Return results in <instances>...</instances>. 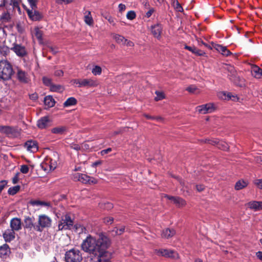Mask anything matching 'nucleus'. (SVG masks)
Masks as SVG:
<instances>
[{
	"instance_id": "nucleus-64",
	"label": "nucleus",
	"mask_w": 262,
	"mask_h": 262,
	"mask_svg": "<svg viewBox=\"0 0 262 262\" xmlns=\"http://www.w3.org/2000/svg\"><path fill=\"white\" fill-rule=\"evenodd\" d=\"M255 160L257 163L262 165V156L256 157Z\"/></svg>"
},
{
	"instance_id": "nucleus-22",
	"label": "nucleus",
	"mask_w": 262,
	"mask_h": 262,
	"mask_svg": "<svg viewBox=\"0 0 262 262\" xmlns=\"http://www.w3.org/2000/svg\"><path fill=\"white\" fill-rule=\"evenodd\" d=\"M10 253V248L7 244L0 246V257L3 258H6Z\"/></svg>"
},
{
	"instance_id": "nucleus-23",
	"label": "nucleus",
	"mask_w": 262,
	"mask_h": 262,
	"mask_svg": "<svg viewBox=\"0 0 262 262\" xmlns=\"http://www.w3.org/2000/svg\"><path fill=\"white\" fill-rule=\"evenodd\" d=\"M251 74L252 75L257 79H260L262 78V69L258 66L253 64L251 66Z\"/></svg>"
},
{
	"instance_id": "nucleus-63",
	"label": "nucleus",
	"mask_w": 262,
	"mask_h": 262,
	"mask_svg": "<svg viewBox=\"0 0 262 262\" xmlns=\"http://www.w3.org/2000/svg\"><path fill=\"white\" fill-rule=\"evenodd\" d=\"M11 3H12L13 7L16 8L19 10H20V7L19 6L18 3L15 0H11Z\"/></svg>"
},
{
	"instance_id": "nucleus-13",
	"label": "nucleus",
	"mask_w": 262,
	"mask_h": 262,
	"mask_svg": "<svg viewBox=\"0 0 262 262\" xmlns=\"http://www.w3.org/2000/svg\"><path fill=\"white\" fill-rule=\"evenodd\" d=\"M197 109L200 113L205 114L212 112L214 110V107L213 104L207 103L198 106Z\"/></svg>"
},
{
	"instance_id": "nucleus-54",
	"label": "nucleus",
	"mask_w": 262,
	"mask_h": 262,
	"mask_svg": "<svg viewBox=\"0 0 262 262\" xmlns=\"http://www.w3.org/2000/svg\"><path fill=\"white\" fill-rule=\"evenodd\" d=\"M114 221V218L112 217H106L103 219V222L107 224H112Z\"/></svg>"
},
{
	"instance_id": "nucleus-27",
	"label": "nucleus",
	"mask_w": 262,
	"mask_h": 262,
	"mask_svg": "<svg viewBox=\"0 0 262 262\" xmlns=\"http://www.w3.org/2000/svg\"><path fill=\"white\" fill-rule=\"evenodd\" d=\"M0 133L9 136L13 135L14 133V129L10 126L0 125Z\"/></svg>"
},
{
	"instance_id": "nucleus-31",
	"label": "nucleus",
	"mask_w": 262,
	"mask_h": 262,
	"mask_svg": "<svg viewBox=\"0 0 262 262\" xmlns=\"http://www.w3.org/2000/svg\"><path fill=\"white\" fill-rule=\"evenodd\" d=\"M186 90L192 94H198L201 92L200 89L194 84L190 85Z\"/></svg>"
},
{
	"instance_id": "nucleus-39",
	"label": "nucleus",
	"mask_w": 262,
	"mask_h": 262,
	"mask_svg": "<svg viewBox=\"0 0 262 262\" xmlns=\"http://www.w3.org/2000/svg\"><path fill=\"white\" fill-rule=\"evenodd\" d=\"M20 186L16 185L13 187H10L8 190V193L10 195H13L17 193L20 190Z\"/></svg>"
},
{
	"instance_id": "nucleus-38",
	"label": "nucleus",
	"mask_w": 262,
	"mask_h": 262,
	"mask_svg": "<svg viewBox=\"0 0 262 262\" xmlns=\"http://www.w3.org/2000/svg\"><path fill=\"white\" fill-rule=\"evenodd\" d=\"M10 53V49L5 45L0 46V54L6 57Z\"/></svg>"
},
{
	"instance_id": "nucleus-3",
	"label": "nucleus",
	"mask_w": 262,
	"mask_h": 262,
	"mask_svg": "<svg viewBox=\"0 0 262 262\" xmlns=\"http://www.w3.org/2000/svg\"><path fill=\"white\" fill-rule=\"evenodd\" d=\"M52 220L51 217L45 214L38 215L37 223L34 227V231L41 232L44 229H48L52 226Z\"/></svg>"
},
{
	"instance_id": "nucleus-12",
	"label": "nucleus",
	"mask_w": 262,
	"mask_h": 262,
	"mask_svg": "<svg viewBox=\"0 0 262 262\" xmlns=\"http://www.w3.org/2000/svg\"><path fill=\"white\" fill-rule=\"evenodd\" d=\"M165 198L172 201L178 207H182L186 205L185 200L179 196H173L166 194Z\"/></svg>"
},
{
	"instance_id": "nucleus-16",
	"label": "nucleus",
	"mask_w": 262,
	"mask_h": 262,
	"mask_svg": "<svg viewBox=\"0 0 262 262\" xmlns=\"http://www.w3.org/2000/svg\"><path fill=\"white\" fill-rule=\"evenodd\" d=\"M24 147L29 151L35 152L38 150V143L34 140H28L24 145Z\"/></svg>"
},
{
	"instance_id": "nucleus-35",
	"label": "nucleus",
	"mask_w": 262,
	"mask_h": 262,
	"mask_svg": "<svg viewBox=\"0 0 262 262\" xmlns=\"http://www.w3.org/2000/svg\"><path fill=\"white\" fill-rule=\"evenodd\" d=\"M84 21L85 23L90 26L93 24V19L91 16V12L89 11H86L84 15Z\"/></svg>"
},
{
	"instance_id": "nucleus-10",
	"label": "nucleus",
	"mask_w": 262,
	"mask_h": 262,
	"mask_svg": "<svg viewBox=\"0 0 262 262\" xmlns=\"http://www.w3.org/2000/svg\"><path fill=\"white\" fill-rule=\"evenodd\" d=\"M51 122L52 121L49 116H44L37 121V126L39 129H45L51 125Z\"/></svg>"
},
{
	"instance_id": "nucleus-37",
	"label": "nucleus",
	"mask_w": 262,
	"mask_h": 262,
	"mask_svg": "<svg viewBox=\"0 0 262 262\" xmlns=\"http://www.w3.org/2000/svg\"><path fill=\"white\" fill-rule=\"evenodd\" d=\"M11 19L10 14L8 11L3 12L1 16V19L3 23H8L10 21Z\"/></svg>"
},
{
	"instance_id": "nucleus-49",
	"label": "nucleus",
	"mask_w": 262,
	"mask_h": 262,
	"mask_svg": "<svg viewBox=\"0 0 262 262\" xmlns=\"http://www.w3.org/2000/svg\"><path fill=\"white\" fill-rule=\"evenodd\" d=\"M29 170V167L27 165H22L20 166V171L24 174L28 173Z\"/></svg>"
},
{
	"instance_id": "nucleus-45",
	"label": "nucleus",
	"mask_w": 262,
	"mask_h": 262,
	"mask_svg": "<svg viewBox=\"0 0 262 262\" xmlns=\"http://www.w3.org/2000/svg\"><path fill=\"white\" fill-rule=\"evenodd\" d=\"M155 94H156V97L155 98V100L156 101H158L159 100H162L165 98V95L163 92L156 91L155 92Z\"/></svg>"
},
{
	"instance_id": "nucleus-21",
	"label": "nucleus",
	"mask_w": 262,
	"mask_h": 262,
	"mask_svg": "<svg viewBox=\"0 0 262 262\" xmlns=\"http://www.w3.org/2000/svg\"><path fill=\"white\" fill-rule=\"evenodd\" d=\"M34 217L26 216L24 219V228L30 230L33 229L34 230V227L36 225V223H34Z\"/></svg>"
},
{
	"instance_id": "nucleus-61",
	"label": "nucleus",
	"mask_w": 262,
	"mask_h": 262,
	"mask_svg": "<svg viewBox=\"0 0 262 262\" xmlns=\"http://www.w3.org/2000/svg\"><path fill=\"white\" fill-rule=\"evenodd\" d=\"M112 149L110 147L106 149H103V150H101L100 151V154L102 156H104V155L110 152L111 151H112Z\"/></svg>"
},
{
	"instance_id": "nucleus-28",
	"label": "nucleus",
	"mask_w": 262,
	"mask_h": 262,
	"mask_svg": "<svg viewBox=\"0 0 262 262\" xmlns=\"http://www.w3.org/2000/svg\"><path fill=\"white\" fill-rule=\"evenodd\" d=\"M176 233L173 229L166 228L163 230L161 236L163 238H169L174 236Z\"/></svg>"
},
{
	"instance_id": "nucleus-55",
	"label": "nucleus",
	"mask_w": 262,
	"mask_h": 262,
	"mask_svg": "<svg viewBox=\"0 0 262 262\" xmlns=\"http://www.w3.org/2000/svg\"><path fill=\"white\" fill-rule=\"evenodd\" d=\"M20 174V173L19 172H17L15 173V176L13 177L12 179V181L13 184H15L18 183L19 180V176Z\"/></svg>"
},
{
	"instance_id": "nucleus-50",
	"label": "nucleus",
	"mask_w": 262,
	"mask_h": 262,
	"mask_svg": "<svg viewBox=\"0 0 262 262\" xmlns=\"http://www.w3.org/2000/svg\"><path fill=\"white\" fill-rule=\"evenodd\" d=\"M29 5L30 6L31 8L32 9H37V3L38 0H28Z\"/></svg>"
},
{
	"instance_id": "nucleus-33",
	"label": "nucleus",
	"mask_w": 262,
	"mask_h": 262,
	"mask_svg": "<svg viewBox=\"0 0 262 262\" xmlns=\"http://www.w3.org/2000/svg\"><path fill=\"white\" fill-rule=\"evenodd\" d=\"M77 103V101L76 99L74 97H71L67 99V100L63 103V105L64 107H67L75 105Z\"/></svg>"
},
{
	"instance_id": "nucleus-29",
	"label": "nucleus",
	"mask_w": 262,
	"mask_h": 262,
	"mask_svg": "<svg viewBox=\"0 0 262 262\" xmlns=\"http://www.w3.org/2000/svg\"><path fill=\"white\" fill-rule=\"evenodd\" d=\"M205 142L211 145H217V147L220 148H221L220 145L223 146V145L222 144L223 143L222 142H220L217 139H206ZM228 148L227 147V145L226 144L224 145V147H223L222 149L225 150L227 149Z\"/></svg>"
},
{
	"instance_id": "nucleus-34",
	"label": "nucleus",
	"mask_w": 262,
	"mask_h": 262,
	"mask_svg": "<svg viewBox=\"0 0 262 262\" xmlns=\"http://www.w3.org/2000/svg\"><path fill=\"white\" fill-rule=\"evenodd\" d=\"M248 185V183L243 180L238 181L235 185V189L239 190L246 187Z\"/></svg>"
},
{
	"instance_id": "nucleus-30",
	"label": "nucleus",
	"mask_w": 262,
	"mask_h": 262,
	"mask_svg": "<svg viewBox=\"0 0 262 262\" xmlns=\"http://www.w3.org/2000/svg\"><path fill=\"white\" fill-rule=\"evenodd\" d=\"M44 104L48 107H52L55 105V101L50 95L47 96L44 98Z\"/></svg>"
},
{
	"instance_id": "nucleus-56",
	"label": "nucleus",
	"mask_w": 262,
	"mask_h": 262,
	"mask_svg": "<svg viewBox=\"0 0 262 262\" xmlns=\"http://www.w3.org/2000/svg\"><path fill=\"white\" fill-rule=\"evenodd\" d=\"M42 33L41 31L39 30L38 29L36 31L35 36L38 40H41L42 39Z\"/></svg>"
},
{
	"instance_id": "nucleus-8",
	"label": "nucleus",
	"mask_w": 262,
	"mask_h": 262,
	"mask_svg": "<svg viewBox=\"0 0 262 262\" xmlns=\"http://www.w3.org/2000/svg\"><path fill=\"white\" fill-rule=\"evenodd\" d=\"M29 18L32 21H40L43 18V14L37 9H26Z\"/></svg>"
},
{
	"instance_id": "nucleus-44",
	"label": "nucleus",
	"mask_w": 262,
	"mask_h": 262,
	"mask_svg": "<svg viewBox=\"0 0 262 262\" xmlns=\"http://www.w3.org/2000/svg\"><path fill=\"white\" fill-rule=\"evenodd\" d=\"M76 85V86H77L78 88H82V87H85V88H89L91 86H96L97 84H96V83H75Z\"/></svg>"
},
{
	"instance_id": "nucleus-5",
	"label": "nucleus",
	"mask_w": 262,
	"mask_h": 262,
	"mask_svg": "<svg viewBox=\"0 0 262 262\" xmlns=\"http://www.w3.org/2000/svg\"><path fill=\"white\" fill-rule=\"evenodd\" d=\"M74 180L75 181H79L84 184L93 185L97 184L98 181L93 177H91L87 174L76 173L73 175Z\"/></svg>"
},
{
	"instance_id": "nucleus-40",
	"label": "nucleus",
	"mask_w": 262,
	"mask_h": 262,
	"mask_svg": "<svg viewBox=\"0 0 262 262\" xmlns=\"http://www.w3.org/2000/svg\"><path fill=\"white\" fill-rule=\"evenodd\" d=\"M114 38L118 43L121 44L122 45H123L126 41V39H125L124 36L119 34H116Z\"/></svg>"
},
{
	"instance_id": "nucleus-9",
	"label": "nucleus",
	"mask_w": 262,
	"mask_h": 262,
	"mask_svg": "<svg viewBox=\"0 0 262 262\" xmlns=\"http://www.w3.org/2000/svg\"><path fill=\"white\" fill-rule=\"evenodd\" d=\"M11 50L19 57H23L27 54L26 47L20 44L14 43Z\"/></svg>"
},
{
	"instance_id": "nucleus-17",
	"label": "nucleus",
	"mask_w": 262,
	"mask_h": 262,
	"mask_svg": "<svg viewBox=\"0 0 262 262\" xmlns=\"http://www.w3.org/2000/svg\"><path fill=\"white\" fill-rule=\"evenodd\" d=\"M46 85L49 88L50 91L52 92L62 93L64 90V86L61 84L55 83H45Z\"/></svg>"
},
{
	"instance_id": "nucleus-6",
	"label": "nucleus",
	"mask_w": 262,
	"mask_h": 262,
	"mask_svg": "<svg viewBox=\"0 0 262 262\" xmlns=\"http://www.w3.org/2000/svg\"><path fill=\"white\" fill-rule=\"evenodd\" d=\"M14 77L19 82H30L32 80V75L31 73L25 71L23 69L17 68L15 72Z\"/></svg>"
},
{
	"instance_id": "nucleus-20",
	"label": "nucleus",
	"mask_w": 262,
	"mask_h": 262,
	"mask_svg": "<svg viewBox=\"0 0 262 262\" xmlns=\"http://www.w3.org/2000/svg\"><path fill=\"white\" fill-rule=\"evenodd\" d=\"M10 227L14 231H19L21 229V220L17 217L13 218L10 221Z\"/></svg>"
},
{
	"instance_id": "nucleus-7",
	"label": "nucleus",
	"mask_w": 262,
	"mask_h": 262,
	"mask_svg": "<svg viewBox=\"0 0 262 262\" xmlns=\"http://www.w3.org/2000/svg\"><path fill=\"white\" fill-rule=\"evenodd\" d=\"M74 224L73 220H72L70 215L67 214L62 216L60 221L58 228V230H70Z\"/></svg>"
},
{
	"instance_id": "nucleus-57",
	"label": "nucleus",
	"mask_w": 262,
	"mask_h": 262,
	"mask_svg": "<svg viewBox=\"0 0 262 262\" xmlns=\"http://www.w3.org/2000/svg\"><path fill=\"white\" fill-rule=\"evenodd\" d=\"M104 17L110 22V24L115 25L114 18L108 14H106L105 16H104Z\"/></svg>"
},
{
	"instance_id": "nucleus-52",
	"label": "nucleus",
	"mask_w": 262,
	"mask_h": 262,
	"mask_svg": "<svg viewBox=\"0 0 262 262\" xmlns=\"http://www.w3.org/2000/svg\"><path fill=\"white\" fill-rule=\"evenodd\" d=\"M254 184L259 189H262V179L255 180Z\"/></svg>"
},
{
	"instance_id": "nucleus-36",
	"label": "nucleus",
	"mask_w": 262,
	"mask_h": 262,
	"mask_svg": "<svg viewBox=\"0 0 262 262\" xmlns=\"http://www.w3.org/2000/svg\"><path fill=\"white\" fill-rule=\"evenodd\" d=\"M30 204L33 206H50V203L49 202L41 201L38 200H34L30 201Z\"/></svg>"
},
{
	"instance_id": "nucleus-32",
	"label": "nucleus",
	"mask_w": 262,
	"mask_h": 262,
	"mask_svg": "<svg viewBox=\"0 0 262 262\" xmlns=\"http://www.w3.org/2000/svg\"><path fill=\"white\" fill-rule=\"evenodd\" d=\"M67 131V127L66 126H61L53 128L51 132L53 134L62 135Z\"/></svg>"
},
{
	"instance_id": "nucleus-24",
	"label": "nucleus",
	"mask_w": 262,
	"mask_h": 262,
	"mask_svg": "<svg viewBox=\"0 0 262 262\" xmlns=\"http://www.w3.org/2000/svg\"><path fill=\"white\" fill-rule=\"evenodd\" d=\"M248 207L254 211L262 210L261 201H251L247 204Z\"/></svg>"
},
{
	"instance_id": "nucleus-15",
	"label": "nucleus",
	"mask_w": 262,
	"mask_h": 262,
	"mask_svg": "<svg viewBox=\"0 0 262 262\" xmlns=\"http://www.w3.org/2000/svg\"><path fill=\"white\" fill-rule=\"evenodd\" d=\"M56 161H53V160L51 159H46L41 164V167L45 171L48 170V168L49 170H53L56 168Z\"/></svg>"
},
{
	"instance_id": "nucleus-43",
	"label": "nucleus",
	"mask_w": 262,
	"mask_h": 262,
	"mask_svg": "<svg viewBox=\"0 0 262 262\" xmlns=\"http://www.w3.org/2000/svg\"><path fill=\"white\" fill-rule=\"evenodd\" d=\"M177 179V180H178V181L179 182L180 185H181V186L182 187V189L184 190V191H186V192L188 193V194H189L190 193V191H189V190L188 188V187L187 186L185 185V181L182 180L181 178H179V177H177L176 178Z\"/></svg>"
},
{
	"instance_id": "nucleus-60",
	"label": "nucleus",
	"mask_w": 262,
	"mask_h": 262,
	"mask_svg": "<svg viewBox=\"0 0 262 262\" xmlns=\"http://www.w3.org/2000/svg\"><path fill=\"white\" fill-rule=\"evenodd\" d=\"M155 9L153 8H151L146 13L145 16L149 18L151 16L152 14L154 12Z\"/></svg>"
},
{
	"instance_id": "nucleus-26",
	"label": "nucleus",
	"mask_w": 262,
	"mask_h": 262,
	"mask_svg": "<svg viewBox=\"0 0 262 262\" xmlns=\"http://www.w3.org/2000/svg\"><path fill=\"white\" fill-rule=\"evenodd\" d=\"M184 49L189 50L194 54L197 56H204L205 54V52H204L203 50L198 49L197 48L194 46H188L185 45L184 47Z\"/></svg>"
},
{
	"instance_id": "nucleus-51",
	"label": "nucleus",
	"mask_w": 262,
	"mask_h": 262,
	"mask_svg": "<svg viewBox=\"0 0 262 262\" xmlns=\"http://www.w3.org/2000/svg\"><path fill=\"white\" fill-rule=\"evenodd\" d=\"M74 0H56V3L59 5L69 4L73 2Z\"/></svg>"
},
{
	"instance_id": "nucleus-14",
	"label": "nucleus",
	"mask_w": 262,
	"mask_h": 262,
	"mask_svg": "<svg viewBox=\"0 0 262 262\" xmlns=\"http://www.w3.org/2000/svg\"><path fill=\"white\" fill-rule=\"evenodd\" d=\"M162 26L161 24L157 23L150 27V31L154 36L158 39L161 37V33L162 31Z\"/></svg>"
},
{
	"instance_id": "nucleus-47",
	"label": "nucleus",
	"mask_w": 262,
	"mask_h": 262,
	"mask_svg": "<svg viewBox=\"0 0 262 262\" xmlns=\"http://www.w3.org/2000/svg\"><path fill=\"white\" fill-rule=\"evenodd\" d=\"M92 73L94 75H100L101 73V68L98 66H95L92 69Z\"/></svg>"
},
{
	"instance_id": "nucleus-18",
	"label": "nucleus",
	"mask_w": 262,
	"mask_h": 262,
	"mask_svg": "<svg viewBox=\"0 0 262 262\" xmlns=\"http://www.w3.org/2000/svg\"><path fill=\"white\" fill-rule=\"evenodd\" d=\"M14 231L12 229H8L3 233V236L6 242H10L15 238Z\"/></svg>"
},
{
	"instance_id": "nucleus-46",
	"label": "nucleus",
	"mask_w": 262,
	"mask_h": 262,
	"mask_svg": "<svg viewBox=\"0 0 262 262\" xmlns=\"http://www.w3.org/2000/svg\"><path fill=\"white\" fill-rule=\"evenodd\" d=\"M125 226H121L120 228H115L112 231L113 232H115L116 235H121L125 231Z\"/></svg>"
},
{
	"instance_id": "nucleus-41",
	"label": "nucleus",
	"mask_w": 262,
	"mask_h": 262,
	"mask_svg": "<svg viewBox=\"0 0 262 262\" xmlns=\"http://www.w3.org/2000/svg\"><path fill=\"white\" fill-rule=\"evenodd\" d=\"M172 5L177 11H183V9L178 0H172Z\"/></svg>"
},
{
	"instance_id": "nucleus-11",
	"label": "nucleus",
	"mask_w": 262,
	"mask_h": 262,
	"mask_svg": "<svg viewBox=\"0 0 262 262\" xmlns=\"http://www.w3.org/2000/svg\"><path fill=\"white\" fill-rule=\"evenodd\" d=\"M217 96L219 98L225 100H232L234 101H237L238 98L237 96V95H233L230 92H220L218 93Z\"/></svg>"
},
{
	"instance_id": "nucleus-19",
	"label": "nucleus",
	"mask_w": 262,
	"mask_h": 262,
	"mask_svg": "<svg viewBox=\"0 0 262 262\" xmlns=\"http://www.w3.org/2000/svg\"><path fill=\"white\" fill-rule=\"evenodd\" d=\"M212 45L214 49L225 56H228L232 54L226 47H224L222 45L213 43H212Z\"/></svg>"
},
{
	"instance_id": "nucleus-1",
	"label": "nucleus",
	"mask_w": 262,
	"mask_h": 262,
	"mask_svg": "<svg viewBox=\"0 0 262 262\" xmlns=\"http://www.w3.org/2000/svg\"><path fill=\"white\" fill-rule=\"evenodd\" d=\"M111 243L105 233L100 232L97 237L88 234L82 241L80 248L91 255L92 262H112L113 252L108 250Z\"/></svg>"
},
{
	"instance_id": "nucleus-53",
	"label": "nucleus",
	"mask_w": 262,
	"mask_h": 262,
	"mask_svg": "<svg viewBox=\"0 0 262 262\" xmlns=\"http://www.w3.org/2000/svg\"><path fill=\"white\" fill-rule=\"evenodd\" d=\"M143 116L147 119H149V120H155V119H156L157 120H161L162 118L161 117H154V116H151L149 115H148V114H144Z\"/></svg>"
},
{
	"instance_id": "nucleus-25",
	"label": "nucleus",
	"mask_w": 262,
	"mask_h": 262,
	"mask_svg": "<svg viewBox=\"0 0 262 262\" xmlns=\"http://www.w3.org/2000/svg\"><path fill=\"white\" fill-rule=\"evenodd\" d=\"M156 253L159 256H165L167 257H173V251L168 249H159L156 250Z\"/></svg>"
},
{
	"instance_id": "nucleus-4",
	"label": "nucleus",
	"mask_w": 262,
	"mask_h": 262,
	"mask_svg": "<svg viewBox=\"0 0 262 262\" xmlns=\"http://www.w3.org/2000/svg\"><path fill=\"white\" fill-rule=\"evenodd\" d=\"M64 258L66 262H81L82 259L80 251L75 249L67 251Z\"/></svg>"
},
{
	"instance_id": "nucleus-59",
	"label": "nucleus",
	"mask_w": 262,
	"mask_h": 262,
	"mask_svg": "<svg viewBox=\"0 0 262 262\" xmlns=\"http://www.w3.org/2000/svg\"><path fill=\"white\" fill-rule=\"evenodd\" d=\"M113 207V205L112 203L110 202H107L104 204V208L106 209L109 210Z\"/></svg>"
},
{
	"instance_id": "nucleus-42",
	"label": "nucleus",
	"mask_w": 262,
	"mask_h": 262,
	"mask_svg": "<svg viewBox=\"0 0 262 262\" xmlns=\"http://www.w3.org/2000/svg\"><path fill=\"white\" fill-rule=\"evenodd\" d=\"M74 228H75V231L78 232L79 234L81 233L85 232L86 231L85 227L82 225H81L80 224H75L74 226Z\"/></svg>"
},
{
	"instance_id": "nucleus-2",
	"label": "nucleus",
	"mask_w": 262,
	"mask_h": 262,
	"mask_svg": "<svg viewBox=\"0 0 262 262\" xmlns=\"http://www.w3.org/2000/svg\"><path fill=\"white\" fill-rule=\"evenodd\" d=\"M15 71L12 65L6 60L0 61V78L3 80H9L14 76Z\"/></svg>"
},
{
	"instance_id": "nucleus-58",
	"label": "nucleus",
	"mask_w": 262,
	"mask_h": 262,
	"mask_svg": "<svg viewBox=\"0 0 262 262\" xmlns=\"http://www.w3.org/2000/svg\"><path fill=\"white\" fill-rule=\"evenodd\" d=\"M196 189L199 192L203 191L205 189V186L202 184L196 185Z\"/></svg>"
},
{
	"instance_id": "nucleus-62",
	"label": "nucleus",
	"mask_w": 262,
	"mask_h": 262,
	"mask_svg": "<svg viewBox=\"0 0 262 262\" xmlns=\"http://www.w3.org/2000/svg\"><path fill=\"white\" fill-rule=\"evenodd\" d=\"M49 51L51 52L53 55L56 54L58 51L57 49L53 48V47H49Z\"/></svg>"
},
{
	"instance_id": "nucleus-48",
	"label": "nucleus",
	"mask_w": 262,
	"mask_h": 262,
	"mask_svg": "<svg viewBox=\"0 0 262 262\" xmlns=\"http://www.w3.org/2000/svg\"><path fill=\"white\" fill-rule=\"evenodd\" d=\"M136 17V14L134 11H129L126 14V17L128 19L133 20Z\"/></svg>"
}]
</instances>
